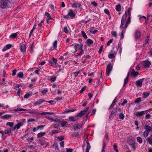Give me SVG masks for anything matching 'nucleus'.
<instances>
[{
    "label": "nucleus",
    "mask_w": 152,
    "mask_h": 152,
    "mask_svg": "<svg viewBox=\"0 0 152 152\" xmlns=\"http://www.w3.org/2000/svg\"><path fill=\"white\" fill-rule=\"evenodd\" d=\"M75 15V13L73 12L72 10H70L68 11L67 15H63L62 17L64 18L68 19L69 18V16H70L71 18H74Z\"/></svg>",
    "instance_id": "obj_1"
},
{
    "label": "nucleus",
    "mask_w": 152,
    "mask_h": 152,
    "mask_svg": "<svg viewBox=\"0 0 152 152\" xmlns=\"http://www.w3.org/2000/svg\"><path fill=\"white\" fill-rule=\"evenodd\" d=\"M89 109L88 107H87L84 109V110L81 111L80 113L76 115V117L77 118L79 117H81L83 115L88 111Z\"/></svg>",
    "instance_id": "obj_2"
},
{
    "label": "nucleus",
    "mask_w": 152,
    "mask_h": 152,
    "mask_svg": "<svg viewBox=\"0 0 152 152\" xmlns=\"http://www.w3.org/2000/svg\"><path fill=\"white\" fill-rule=\"evenodd\" d=\"M141 64L143 67L146 68L149 67L151 65L150 62L147 60L142 61L141 63Z\"/></svg>",
    "instance_id": "obj_3"
},
{
    "label": "nucleus",
    "mask_w": 152,
    "mask_h": 152,
    "mask_svg": "<svg viewBox=\"0 0 152 152\" xmlns=\"http://www.w3.org/2000/svg\"><path fill=\"white\" fill-rule=\"evenodd\" d=\"M126 12V11L125 13L122 16L121 20L120 28H124V27H123V26L124 24V23L126 21V20L127 17V15Z\"/></svg>",
    "instance_id": "obj_4"
},
{
    "label": "nucleus",
    "mask_w": 152,
    "mask_h": 152,
    "mask_svg": "<svg viewBox=\"0 0 152 152\" xmlns=\"http://www.w3.org/2000/svg\"><path fill=\"white\" fill-rule=\"evenodd\" d=\"M112 69V66L110 62H109L107 65L106 69V73L107 76L110 75V72Z\"/></svg>",
    "instance_id": "obj_5"
},
{
    "label": "nucleus",
    "mask_w": 152,
    "mask_h": 152,
    "mask_svg": "<svg viewBox=\"0 0 152 152\" xmlns=\"http://www.w3.org/2000/svg\"><path fill=\"white\" fill-rule=\"evenodd\" d=\"M118 108L117 107L115 108L111 112L109 116V119L110 120H112L114 118V114L116 113L117 112Z\"/></svg>",
    "instance_id": "obj_6"
},
{
    "label": "nucleus",
    "mask_w": 152,
    "mask_h": 152,
    "mask_svg": "<svg viewBox=\"0 0 152 152\" xmlns=\"http://www.w3.org/2000/svg\"><path fill=\"white\" fill-rule=\"evenodd\" d=\"M8 3L6 2L4 0H1V7L2 9H5L7 7Z\"/></svg>",
    "instance_id": "obj_7"
},
{
    "label": "nucleus",
    "mask_w": 152,
    "mask_h": 152,
    "mask_svg": "<svg viewBox=\"0 0 152 152\" xmlns=\"http://www.w3.org/2000/svg\"><path fill=\"white\" fill-rule=\"evenodd\" d=\"M141 33L138 30H137L134 35V37L135 39H138L140 38L141 37Z\"/></svg>",
    "instance_id": "obj_8"
},
{
    "label": "nucleus",
    "mask_w": 152,
    "mask_h": 152,
    "mask_svg": "<svg viewBox=\"0 0 152 152\" xmlns=\"http://www.w3.org/2000/svg\"><path fill=\"white\" fill-rule=\"evenodd\" d=\"M83 126L82 124H77L76 125V124L74 125L73 126V129L75 130L77 129H80V128H81Z\"/></svg>",
    "instance_id": "obj_9"
},
{
    "label": "nucleus",
    "mask_w": 152,
    "mask_h": 152,
    "mask_svg": "<svg viewBox=\"0 0 152 152\" xmlns=\"http://www.w3.org/2000/svg\"><path fill=\"white\" fill-rule=\"evenodd\" d=\"M144 80V79L139 80L136 82V84L137 86L141 87L142 86V82Z\"/></svg>",
    "instance_id": "obj_10"
},
{
    "label": "nucleus",
    "mask_w": 152,
    "mask_h": 152,
    "mask_svg": "<svg viewBox=\"0 0 152 152\" xmlns=\"http://www.w3.org/2000/svg\"><path fill=\"white\" fill-rule=\"evenodd\" d=\"M139 75V73L137 72H135L134 69L132 70V72H131V75L132 76L134 77H137Z\"/></svg>",
    "instance_id": "obj_11"
},
{
    "label": "nucleus",
    "mask_w": 152,
    "mask_h": 152,
    "mask_svg": "<svg viewBox=\"0 0 152 152\" xmlns=\"http://www.w3.org/2000/svg\"><path fill=\"white\" fill-rule=\"evenodd\" d=\"M20 50L23 53L26 51V45L23 44L20 45Z\"/></svg>",
    "instance_id": "obj_12"
},
{
    "label": "nucleus",
    "mask_w": 152,
    "mask_h": 152,
    "mask_svg": "<svg viewBox=\"0 0 152 152\" xmlns=\"http://www.w3.org/2000/svg\"><path fill=\"white\" fill-rule=\"evenodd\" d=\"M38 140L41 146L45 145V147H46L48 144V143L45 141H42L40 139H39Z\"/></svg>",
    "instance_id": "obj_13"
},
{
    "label": "nucleus",
    "mask_w": 152,
    "mask_h": 152,
    "mask_svg": "<svg viewBox=\"0 0 152 152\" xmlns=\"http://www.w3.org/2000/svg\"><path fill=\"white\" fill-rule=\"evenodd\" d=\"M129 74H130V72H129L128 73V74H127V77H126V78L124 80V85H123V86H124L128 82V81L129 80Z\"/></svg>",
    "instance_id": "obj_14"
},
{
    "label": "nucleus",
    "mask_w": 152,
    "mask_h": 152,
    "mask_svg": "<svg viewBox=\"0 0 152 152\" xmlns=\"http://www.w3.org/2000/svg\"><path fill=\"white\" fill-rule=\"evenodd\" d=\"M144 114V111H137L136 112V115L138 117H140Z\"/></svg>",
    "instance_id": "obj_15"
},
{
    "label": "nucleus",
    "mask_w": 152,
    "mask_h": 152,
    "mask_svg": "<svg viewBox=\"0 0 152 152\" xmlns=\"http://www.w3.org/2000/svg\"><path fill=\"white\" fill-rule=\"evenodd\" d=\"M80 132H75L71 134V136L73 137H77L79 136Z\"/></svg>",
    "instance_id": "obj_16"
},
{
    "label": "nucleus",
    "mask_w": 152,
    "mask_h": 152,
    "mask_svg": "<svg viewBox=\"0 0 152 152\" xmlns=\"http://www.w3.org/2000/svg\"><path fill=\"white\" fill-rule=\"evenodd\" d=\"M86 143L87 145L86 148V150L85 152H89V150L91 148V146L88 141H87Z\"/></svg>",
    "instance_id": "obj_17"
},
{
    "label": "nucleus",
    "mask_w": 152,
    "mask_h": 152,
    "mask_svg": "<svg viewBox=\"0 0 152 152\" xmlns=\"http://www.w3.org/2000/svg\"><path fill=\"white\" fill-rule=\"evenodd\" d=\"M130 16L127 19V21L125 24V26L126 28L127 27L128 25L129 24L130 22Z\"/></svg>",
    "instance_id": "obj_18"
},
{
    "label": "nucleus",
    "mask_w": 152,
    "mask_h": 152,
    "mask_svg": "<svg viewBox=\"0 0 152 152\" xmlns=\"http://www.w3.org/2000/svg\"><path fill=\"white\" fill-rule=\"evenodd\" d=\"M11 117V115L10 114H6L2 116L1 118L3 119H8Z\"/></svg>",
    "instance_id": "obj_19"
},
{
    "label": "nucleus",
    "mask_w": 152,
    "mask_h": 152,
    "mask_svg": "<svg viewBox=\"0 0 152 152\" xmlns=\"http://www.w3.org/2000/svg\"><path fill=\"white\" fill-rule=\"evenodd\" d=\"M135 143L136 142L135 140H132V142L130 144L134 150H135L136 148V145H135Z\"/></svg>",
    "instance_id": "obj_20"
},
{
    "label": "nucleus",
    "mask_w": 152,
    "mask_h": 152,
    "mask_svg": "<svg viewBox=\"0 0 152 152\" xmlns=\"http://www.w3.org/2000/svg\"><path fill=\"white\" fill-rule=\"evenodd\" d=\"M151 136L152 137V133ZM146 140L150 145H152V139L151 138L148 137L146 139Z\"/></svg>",
    "instance_id": "obj_21"
},
{
    "label": "nucleus",
    "mask_w": 152,
    "mask_h": 152,
    "mask_svg": "<svg viewBox=\"0 0 152 152\" xmlns=\"http://www.w3.org/2000/svg\"><path fill=\"white\" fill-rule=\"evenodd\" d=\"M60 124L61 125L62 127H64L65 126L66 124L67 123V122L64 120H62L60 122Z\"/></svg>",
    "instance_id": "obj_22"
},
{
    "label": "nucleus",
    "mask_w": 152,
    "mask_h": 152,
    "mask_svg": "<svg viewBox=\"0 0 152 152\" xmlns=\"http://www.w3.org/2000/svg\"><path fill=\"white\" fill-rule=\"evenodd\" d=\"M86 42L88 46H89L90 45H92L93 43V41L90 39H88L86 40Z\"/></svg>",
    "instance_id": "obj_23"
},
{
    "label": "nucleus",
    "mask_w": 152,
    "mask_h": 152,
    "mask_svg": "<svg viewBox=\"0 0 152 152\" xmlns=\"http://www.w3.org/2000/svg\"><path fill=\"white\" fill-rule=\"evenodd\" d=\"M144 128L145 129V131H147L150 132L151 130V128L148 125H145L144 126Z\"/></svg>",
    "instance_id": "obj_24"
},
{
    "label": "nucleus",
    "mask_w": 152,
    "mask_h": 152,
    "mask_svg": "<svg viewBox=\"0 0 152 152\" xmlns=\"http://www.w3.org/2000/svg\"><path fill=\"white\" fill-rule=\"evenodd\" d=\"M46 133L45 132H40L38 133L37 134V137H40L44 135Z\"/></svg>",
    "instance_id": "obj_25"
},
{
    "label": "nucleus",
    "mask_w": 152,
    "mask_h": 152,
    "mask_svg": "<svg viewBox=\"0 0 152 152\" xmlns=\"http://www.w3.org/2000/svg\"><path fill=\"white\" fill-rule=\"evenodd\" d=\"M11 132V130L10 128H8L5 131L4 133L5 134L9 135Z\"/></svg>",
    "instance_id": "obj_26"
},
{
    "label": "nucleus",
    "mask_w": 152,
    "mask_h": 152,
    "mask_svg": "<svg viewBox=\"0 0 152 152\" xmlns=\"http://www.w3.org/2000/svg\"><path fill=\"white\" fill-rule=\"evenodd\" d=\"M56 77L55 76H54L52 77L49 80L50 82H51L52 83H53L56 80Z\"/></svg>",
    "instance_id": "obj_27"
},
{
    "label": "nucleus",
    "mask_w": 152,
    "mask_h": 152,
    "mask_svg": "<svg viewBox=\"0 0 152 152\" xmlns=\"http://www.w3.org/2000/svg\"><path fill=\"white\" fill-rule=\"evenodd\" d=\"M26 110V109H23L21 108L18 107L16 109H15L14 110L15 111H24Z\"/></svg>",
    "instance_id": "obj_28"
},
{
    "label": "nucleus",
    "mask_w": 152,
    "mask_h": 152,
    "mask_svg": "<svg viewBox=\"0 0 152 152\" xmlns=\"http://www.w3.org/2000/svg\"><path fill=\"white\" fill-rule=\"evenodd\" d=\"M149 93L147 92H144L143 94L142 97L144 98H146L149 95Z\"/></svg>",
    "instance_id": "obj_29"
},
{
    "label": "nucleus",
    "mask_w": 152,
    "mask_h": 152,
    "mask_svg": "<svg viewBox=\"0 0 152 152\" xmlns=\"http://www.w3.org/2000/svg\"><path fill=\"white\" fill-rule=\"evenodd\" d=\"M60 132V131L57 130H52L51 131V132H50V134L52 135L53 134H57L59 132Z\"/></svg>",
    "instance_id": "obj_30"
},
{
    "label": "nucleus",
    "mask_w": 152,
    "mask_h": 152,
    "mask_svg": "<svg viewBox=\"0 0 152 152\" xmlns=\"http://www.w3.org/2000/svg\"><path fill=\"white\" fill-rule=\"evenodd\" d=\"M75 110H76L75 109H72V110H66V111H64L63 112H62V114H65V113H69V112H73Z\"/></svg>",
    "instance_id": "obj_31"
},
{
    "label": "nucleus",
    "mask_w": 152,
    "mask_h": 152,
    "mask_svg": "<svg viewBox=\"0 0 152 152\" xmlns=\"http://www.w3.org/2000/svg\"><path fill=\"white\" fill-rule=\"evenodd\" d=\"M75 51H77L80 48V45L78 44H76L74 46Z\"/></svg>",
    "instance_id": "obj_32"
},
{
    "label": "nucleus",
    "mask_w": 152,
    "mask_h": 152,
    "mask_svg": "<svg viewBox=\"0 0 152 152\" xmlns=\"http://www.w3.org/2000/svg\"><path fill=\"white\" fill-rule=\"evenodd\" d=\"M23 72H20L18 74L17 76L19 78H22L23 77Z\"/></svg>",
    "instance_id": "obj_33"
},
{
    "label": "nucleus",
    "mask_w": 152,
    "mask_h": 152,
    "mask_svg": "<svg viewBox=\"0 0 152 152\" xmlns=\"http://www.w3.org/2000/svg\"><path fill=\"white\" fill-rule=\"evenodd\" d=\"M53 48L54 49H56L57 47V41H55L53 43Z\"/></svg>",
    "instance_id": "obj_34"
},
{
    "label": "nucleus",
    "mask_w": 152,
    "mask_h": 152,
    "mask_svg": "<svg viewBox=\"0 0 152 152\" xmlns=\"http://www.w3.org/2000/svg\"><path fill=\"white\" fill-rule=\"evenodd\" d=\"M119 118L121 120H123L125 116L123 113H120L118 115Z\"/></svg>",
    "instance_id": "obj_35"
},
{
    "label": "nucleus",
    "mask_w": 152,
    "mask_h": 152,
    "mask_svg": "<svg viewBox=\"0 0 152 152\" xmlns=\"http://www.w3.org/2000/svg\"><path fill=\"white\" fill-rule=\"evenodd\" d=\"M115 9L117 11L119 12L121 11V7L120 5L118 4V5L116 6V7Z\"/></svg>",
    "instance_id": "obj_36"
},
{
    "label": "nucleus",
    "mask_w": 152,
    "mask_h": 152,
    "mask_svg": "<svg viewBox=\"0 0 152 152\" xmlns=\"http://www.w3.org/2000/svg\"><path fill=\"white\" fill-rule=\"evenodd\" d=\"M69 120L70 121L73 122H75L76 121V120L75 119V118L72 116H70L69 117Z\"/></svg>",
    "instance_id": "obj_37"
},
{
    "label": "nucleus",
    "mask_w": 152,
    "mask_h": 152,
    "mask_svg": "<svg viewBox=\"0 0 152 152\" xmlns=\"http://www.w3.org/2000/svg\"><path fill=\"white\" fill-rule=\"evenodd\" d=\"M141 98L140 97H139L137 98L135 101V102L136 104H139L141 101Z\"/></svg>",
    "instance_id": "obj_38"
},
{
    "label": "nucleus",
    "mask_w": 152,
    "mask_h": 152,
    "mask_svg": "<svg viewBox=\"0 0 152 152\" xmlns=\"http://www.w3.org/2000/svg\"><path fill=\"white\" fill-rule=\"evenodd\" d=\"M150 132L145 131L143 132V135L145 137H147L149 133Z\"/></svg>",
    "instance_id": "obj_39"
},
{
    "label": "nucleus",
    "mask_w": 152,
    "mask_h": 152,
    "mask_svg": "<svg viewBox=\"0 0 152 152\" xmlns=\"http://www.w3.org/2000/svg\"><path fill=\"white\" fill-rule=\"evenodd\" d=\"M150 132L145 131L143 132V135L145 137H147L149 133Z\"/></svg>",
    "instance_id": "obj_40"
},
{
    "label": "nucleus",
    "mask_w": 152,
    "mask_h": 152,
    "mask_svg": "<svg viewBox=\"0 0 152 152\" xmlns=\"http://www.w3.org/2000/svg\"><path fill=\"white\" fill-rule=\"evenodd\" d=\"M17 35V33H12L10 36V38H15Z\"/></svg>",
    "instance_id": "obj_41"
},
{
    "label": "nucleus",
    "mask_w": 152,
    "mask_h": 152,
    "mask_svg": "<svg viewBox=\"0 0 152 152\" xmlns=\"http://www.w3.org/2000/svg\"><path fill=\"white\" fill-rule=\"evenodd\" d=\"M23 125V124H22L21 122L17 124L15 126L16 127V128L17 129H18L20 128L21 126H22Z\"/></svg>",
    "instance_id": "obj_42"
},
{
    "label": "nucleus",
    "mask_w": 152,
    "mask_h": 152,
    "mask_svg": "<svg viewBox=\"0 0 152 152\" xmlns=\"http://www.w3.org/2000/svg\"><path fill=\"white\" fill-rule=\"evenodd\" d=\"M64 137L63 135H61L57 137V139L61 141L64 139Z\"/></svg>",
    "instance_id": "obj_43"
},
{
    "label": "nucleus",
    "mask_w": 152,
    "mask_h": 152,
    "mask_svg": "<svg viewBox=\"0 0 152 152\" xmlns=\"http://www.w3.org/2000/svg\"><path fill=\"white\" fill-rule=\"evenodd\" d=\"M115 56L113 54L110 53L108 55V58L110 59H113L115 57Z\"/></svg>",
    "instance_id": "obj_44"
},
{
    "label": "nucleus",
    "mask_w": 152,
    "mask_h": 152,
    "mask_svg": "<svg viewBox=\"0 0 152 152\" xmlns=\"http://www.w3.org/2000/svg\"><path fill=\"white\" fill-rule=\"evenodd\" d=\"M137 140L140 143H141L142 142V138L140 137H138L137 138Z\"/></svg>",
    "instance_id": "obj_45"
},
{
    "label": "nucleus",
    "mask_w": 152,
    "mask_h": 152,
    "mask_svg": "<svg viewBox=\"0 0 152 152\" xmlns=\"http://www.w3.org/2000/svg\"><path fill=\"white\" fill-rule=\"evenodd\" d=\"M81 33L82 34L83 37L85 38V39H87V37L86 34L85 32L84 31H82L81 32Z\"/></svg>",
    "instance_id": "obj_46"
},
{
    "label": "nucleus",
    "mask_w": 152,
    "mask_h": 152,
    "mask_svg": "<svg viewBox=\"0 0 152 152\" xmlns=\"http://www.w3.org/2000/svg\"><path fill=\"white\" fill-rule=\"evenodd\" d=\"M45 126V125H42L38 126H37V129H43L44 127Z\"/></svg>",
    "instance_id": "obj_47"
},
{
    "label": "nucleus",
    "mask_w": 152,
    "mask_h": 152,
    "mask_svg": "<svg viewBox=\"0 0 152 152\" xmlns=\"http://www.w3.org/2000/svg\"><path fill=\"white\" fill-rule=\"evenodd\" d=\"M53 146L55 148L56 150H58V144L57 142H55L53 145Z\"/></svg>",
    "instance_id": "obj_48"
},
{
    "label": "nucleus",
    "mask_w": 152,
    "mask_h": 152,
    "mask_svg": "<svg viewBox=\"0 0 152 152\" xmlns=\"http://www.w3.org/2000/svg\"><path fill=\"white\" fill-rule=\"evenodd\" d=\"M14 123L13 122H8L6 124L7 126H9L10 127H12L13 126Z\"/></svg>",
    "instance_id": "obj_49"
},
{
    "label": "nucleus",
    "mask_w": 152,
    "mask_h": 152,
    "mask_svg": "<svg viewBox=\"0 0 152 152\" xmlns=\"http://www.w3.org/2000/svg\"><path fill=\"white\" fill-rule=\"evenodd\" d=\"M45 15L48 17V18H49V19H52V18L51 17L49 13L48 12H45Z\"/></svg>",
    "instance_id": "obj_50"
},
{
    "label": "nucleus",
    "mask_w": 152,
    "mask_h": 152,
    "mask_svg": "<svg viewBox=\"0 0 152 152\" xmlns=\"http://www.w3.org/2000/svg\"><path fill=\"white\" fill-rule=\"evenodd\" d=\"M46 102H48L52 105L55 104L56 103V102L53 101L52 100H51L49 101H46Z\"/></svg>",
    "instance_id": "obj_51"
},
{
    "label": "nucleus",
    "mask_w": 152,
    "mask_h": 152,
    "mask_svg": "<svg viewBox=\"0 0 152 152\" xmlns=\"http://www.w3.org/2000/svg\"><path fill=\"white\" fill-rule=\"evenodd\" d=\"M104 12L105 14L109 16L110 14V13L108 10L107 9H106L104 10Z\"/></svg>",
    "instance_id": "obj_52"
},
{
    "label": "nucleus",
    "mask_w": 152,
    "mask_h": 152,
    "mask_svg": "<svg viewBox=\"0 0 152 152\" xmlns=\"http://www.w3.org/2000/svg\"><path fill=\"white\" fill-rule=\"evenodd\" d=\"M6 48H7V49L8 50V49H10L12 47V46L11 44H9L6 45L5 46Z\"/></svg>",
    "instance_id": "obj_53"
},
{
    "label": "nucleus",
    "mask_w": 152,
    "mask_h": 152,
    "mask_svg": "<svg viewBox=\"0 0 152 152\" xmlns=\"http://www.w3.org/2000/svg\"><path fill=\"white\" fill-rule=\"evenodd\" d=\"M91 4L95 7L97 6V3L95 1H93L91 2Z\"/></svg>",
    "instance_id": "obj_54"
},
{
    "label": "nucleus",
    "mask_w": 152,
    "mask_h": 152,
    "mask_svg": "<svg viewBox=\"0 0 152 152\" xmlns=\"http://www.w3.org/2000/svg\"><path fill=\"white\" fill-rule=\"evenodd\" d=\"M30 96V95L29 94V93H28L27 94H26L24 96V98H28Z\"/></svg>",
    "instance_id": "obj_55"
},
{
    "label": "nucleus",
    "mask_w": 152,
    "mask_h": 152,
    "mask_svg": "<svg viewBox=\"0 0 152 152\" xmlns=\"http://www.w3.org/2000/svg\"><path fill=\"white\" fill-rule=\"evenodd\" d=\"M48 91L47 89H45L43 90L42 91V93L43 94H45Z\"/></svg>",
    "instance_id": "obj_56"
},
{
    "label": "nucleus",
    "mask_w": 152,
    "mask_h": 152,
    "mask_svg": "<svg viewBox=\"0 0 152 152\" xmlns=\"http://www.w3.org/2000/svg\"><path fill=\"white\" fill-rule=\"evenodd\" d=\"M84 53V51L83 50V49H81V51L80 52L78 53V56H81Z\"/></svg>",
    "instance_id": "obj_57"
},
{
    "label": "nucleus",
    "mask_w": 152,
    "mask_h": 152,
    "mask_svg": "<svg viewBox=\"0 0 152 152\" xmlns=\"http://www.w3.org/2000/svg\"><path fill=\"white\" fill-rule=\"evenodd\" d=\"M28 113L30 114H38V113H37V112L35 111H29L28 112Z\"/></svg>",
    "instance_id": "obj_58"
},
{
    "label": "nucleus",
    "mask_w": 152,
    "mask_h": 152,
    "mask_svg": "<svg viewBox=\"0 0 152 152\" xmlns=\"http://www.w3.org/2000/svg\"><path fill=\"white\" fill-rule=\"evenodd\" d=\"M84 58H87L88 59H90V56L88 55H84L83 56V59Z\"/></svg>",
    "instance_id": "obj_59"
},
{
    "label": "nucleus",
    "mask_w": 152,
    "mask_h": 152,
    "mask_svg": "<svg viewBox=\"0 0 152 152\" xmlns=\"http://www.w3.org/2000/svg\"><path fill=\"white\" fill-rule=\"evenodd\" d=\"M151 116V115L149 114H147L145 115V118L146 119H149Z\"/></svg>",
    "instance_id": "obj_60"
},
{
    "label": "nucleus",
    "mask_w": 152,
    "mask_h": 152,
    "mask_svg": "<svg viewBox=\"0 0 152 152\" xmlns=\"http://www.w3.org/2000/svg\"><path fill=\"white\" fill-rule=\"evenodd\" d=\"M127 102V101L126 99H125L124 100L123 102L121 104V105L122 106L124 105Z\"/></svg>",
    "instance_id": "obj_61"
},
{
    "label": "nucleus",
    "mask_w": 152,
    "mask_h": 152,
    "mask_svg": "<svg viewBox=\"0 0 152 152\" xmlns=\"http://www.w3.org/2000/svg\"><path fill=\"white\" fill-rule=\"evenodd\" d=\"M16 69H14L12 71V76L15 75L16 74V71H17Z\"/></svg>",
    "instance_id": "obj_62"
},
{
    "label": "nucleus",
    "mask_w": 152,
    "mask_h": 152,
    "mask_svg": "<svg viewBox=\"0 0 152 152\" xmlns=\"http://www.w3.org/2000/svg\"><path fill=\"white\" fill-rule=\"evenodd\" d=\"M40 104V103L39 102V100L35 102L34 103V105L35 106H36L37 105H39Z\"/></svg>",
    "instance_id": "obj_63"
},
{
    "label": "nucleus",
    "mask_w": 152,
    "mask_h": 152,
    "mask_svg": "<svg viewBox=\"0 0 152 152\" xmlns=\"http://www.w3.org/2000/svg\"><path fill=\"white\" fill-rule=\"evenodd\" d=\"M103 48V46L102 45L100 48L99 49L98 51V53L99 54H100L101 53V52L102 51V49Z\"/></svg>",
    "instance_id": "obj_64"
}]
</instances>
